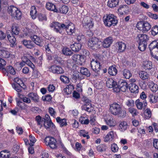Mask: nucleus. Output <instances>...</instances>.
Returning a JSON list of instances; mask_svg holds the SVG:
<instances>
[{
	"instance_id": "1",
	"label": "nucleus",
	"mask_w": 158,
	"mask_h": 158,
	"mask_svg": "<svg viewBox=\"0 0 158 158\" xmlns=\"http://www.w3.org/2000/svg\"><path fill=\"white\" fill-rule=\"evenodd\" d=\"M110 110L111 113L114 115L123 117L126 114V111L123 110L122 105L116 102L110 105Z\"/></svg>"
},
{
	"instance_id": "2",
	"label": "nucleus",
	"mask_w": 158,
	"mask_h": 158,
	"mask_svg": "<svg viewBox=\"0 0 158 158\" xmlns=\"http://www.w3.org/2000/svg\"><path fill=\"white\" fill-rule=\"evenodd\" d=\"M103 20L105 25L108 27H110L111 26H114L118 23L116 17L111 14H109L104 16Z\"/></svg>"
},
{
	"instance_id": "3",
	"label": "nucleus",
	"mask_w": 158,
	"mask_h": 158,
	"mask_svg": "<svg viewBox=\"0 0 158 158\" xmlns=\"http://www.w3.org/2000/svg\"><path fill=\"white\" fill-rule=\"evenodd\" d=\"M149 48L152 56L158 60V40L151 42L149 45Z\"/></svg>"
},
{
	"instance_id": "4",
	"label": "nucleus",
	"mask_w": 158,
	"mask_h": 158,
	"mask_svg": "<svg viewBox=\"0 0 158 158\" xmlns=\"http://www.w3.org/2000/svg\"><path fill=\"white\" fill-rule=\"evenodd\" d=\"M136 27L138 30L145 33L150 29L151 26L149 23L147 21H141L137 23Z\"/></svg>"
},
{
	"instance_id": "5",
	"label": "nucleus",
	"mask_w": 158,
	"mask_h": 158,
	"mask_svg": "<svg viewBox=\"0 0 158 158\" xmlns=\"http://www.w3.org/2000/svg\"><path fill=\"white\" fill-rule=\"evenodd\" d=\"M8 11L11 15L15 19H19L22 16V13L16 7L10 6L8 7Z\"/></svg>"
},
{
	"instance_id": "6",
	"label": "nucleus",
	"mask_w": 158,
	"mask_h": 158,
	"mask_svg": "<svg viewBox=\"0 0 158 158\" xmlns=\"http://www.w3.org/2000/svg\"><path fill=\"white\" fill-rule=\"evenodd\" d=\"M102 44V42L96 37L92 38L89 41L88 45L92 49H95L99 48Z\"/></svg>"
},
{
	"instance_id": "7",
	"label": "nucleus",
	"mask_w": 158,
	"mask_h": 158,
	"mask_svg": "<svg viewBox=\"0 0 158 158\" xmlns=\"http://www.w3.org/2000/svg\"><path fill=\"white\" fill-rule=\"evenodd\" d=\"M90 65L93 70L97 73L96 74H95V76H97L101 69L100 62L97 60L92 59L91 61Z\"/></svg>"
},
{
	"instance_id": "8",
	"label": "nucleus",
	"mask_w": 158,
	"mask_h": 158,
	"mask_svg": "<svg viewBox=\"0 0 158 158\" xmlns=\"http://www.w3.org/2000/svg\"><path fill=\"white\" fill-rule=\"evenodd\" d=\"M44 142L47 146L54 149L57 147L56 141L55 139L50 136L46 137L44 139Z\"/></svg>"
},
{
	"instance_id": "9",
	"label": "nucleus",
	"mask_w": 158,
	"mask_h": 158,
	"mask_svg": "<svg viewBox=\"0 0 158 158\" xmlns=\"http://www.w3.org/2000/svg\"><path fill=\"white\" fill-rule=\"evenodd\" d=\"M106 85L108 88H113L114 92L118 93L120 91V89L118 88V85L117 82L112 79H108L106 82Z\"/></svg>"
},
{
	"instance_id": "10",
	"label": "nucleus",
	"mask_w": 158,
	"mask_h": 158,
	"mask_svg": "<svg viewBox=\"0 0 158 158\" xmlns=\"http://www.w3.org/2000/svg\"><path fill=\"white\" fill-rule=\"evenodd\" d=\"M50 27L53 28L54 31L61 33L62 32L61 29L65 27V25L57 22H53L50 24Z\"/></svg>"
},
{
	"instance_id": "11",
	"label": "nucleus",
	"mask_w": 158,
	"mask_h": 158,
	"mask_svg": "<svg viewBox=\"0 0 158 158\" xmlns=\"http://www.w3.org/2000/svg\"><path fill=\"white\" fill-rule=\"evenodd\" d=\"M82 23L83 27L86 29H90L93 26L91 19L89 17H85L82 21Z\"/></svg>"
},
{
	"instance_id": "12",
	"label": "nucleus",
	"mask_w": 158,
	"mask_h": 158,
	"mask_svg": "<svg viewBox=\"0 0 158 158\" xmlns=\"http://www.w3.org/2000/svg\"><path fill=\"white\" fill-rule=\"evenodd\" d=\"M73 61L76 63L81 65L85 62L84 57L78 54H74L72 56Z\"/></svg>"
},
{
	"instance_id": "13",
	"label": "nucleus",
	"mask_w": 158,
	"mask_h": 158,
	"mask_svg": "<svg viewBox=\"0 0 158 158\" xmlns=\"http://www.w3.org/2000/svg\"><path fill=\"white\" fill-rule=\"evenodd\" d=\"M136 39L138 43H147L149 37L146 34H140L137 35Z\"/></svg>"
},
{
	"instance_id": "14",
	"label": "nucleus",
	"mask_w": 158,
	"mask_h": 158,
	"mask_svg": "<svg viewBox=\"0 0 158 158\" xmlns=\"http://www.w3.org/2000/svg\"><path fill=\"white\" fill-rule=\"evenodd\" d=\"M49 70L52 73L57 74L63 73L64 72V71L62 68L56 65L52 66L49 69Z\"/></svg>"
},
{
	"instance_id": "15",
	"label": "nucleus",
	"mask_w": 158,
	"mask_h": 158,
	"mask_svg": "<svg viewBox=\"0 0 158 158\" xmlns=\"http://www.w3.org/2000/svg\"><path fill=\"white\" fill-rule=\"evenodd\" d=\"M65 29L67 33L69 35H72L75 31V27L74 25L72 23H70L68 25L65 26V27L64 29Z\"/></svg>"
},
{
	"instance_id": "16",
	"label": "nucleus",
	"mask_w": 158,
	"mask_h": 158,
	"mask_svg": "<svg viewBox=\"0 0 158 158\" xmlns=\"http://www.w3.org/2000/svg\"><path fill=\"white\" fill-rule=\"evenodd\" d=\"M0 158H18V157L15 156H11L9 151L5 150L0 153Z\"/></svg>"
},
{
	"instance_id": "17",
	"label": "nucleus",
	"mask_w": 158,
	"mask_h": 158,
	"mask_svg": "<svg viewBox=\"0 0 158 158\" xmlns=\"http://www.w3.org/2000/svg\"><path fill=\"white\" fill-rule=\"evenodd\" d=\"M113 42V39L111 37H109L106 38L102 44V46L104 48L109 47Z\"/></svg>"
},
{
	"instance_id": "18",
	"label": "nucleus",
	"mask_w": 158,
	"mask_h": 158,
	"mask_svg": "<svg viewBox=\"0 0 158 158\" xmlns=\"http://www.w3.org/2000/svg\"><path fill=\"white\" fill-rule=\"evenodd\" d=\"M118 88L120 89V91L125 92L128 89V85L127 82L124 81H119Z\"/></svg>"
},
{
	"instance_id": "19",
	"label": "nucleus",
	"mask_w": 158,
	"mask_h": 158,
	"mask_svg": "<svg viewBox=\"0 0 158 158\" xmlns=\"http://www.w3.org/2000/svg\"><path fill=\"white\" fill-rule=\"evenodd\" d=\"M115 133L113 131H110L107 135L103 137L104 141L105 142H110L114 138Z\"/></svg>"
},
{
	"instance_id": "20",
	"label": "nucleus",
	"mask_w": 158,
	"mask_h": 158,
	"mask_svg": "<svg viewBox=\"0 0 158 158\" xmlns=\"http://www.w3.org/2000/svg\"><path fill=\"white\" fill-rule=\"evenodd\" d=\"M0 54L2 57L4 58H10L13 59L15 57V56L14 55L11 54L10 52L5 50H0Z\"/></svg>"
},
{
	"instance_id": "21",
	"label": "nucleus",
	"mask_w": 158,
	"mask_h": 158,
	"mask_svg": "<svg viewBox=\"0 0 158 158\" xmlns=\"http://www.w3.org/2000/svg\"><path fill=\"white\" fill-rule=\"evenodd\" d=\"M135 103L137 108L139 110L142 109L143 107H146L147 105L146 101L145 100H143V102H140L139 99H137L136 100Z\"/></svg>"
},
{
	"instance_id": "22",
	"label": "nucleus",
	"mask_w": 158,
	"mask_h": 158,
	"mask_svg": "<svg viewBox=\"0 0 158 158\" xmlns=\"http://www.w3.org/2000/svg\"><path fill=\"white\" fill-rule=\"evenodd\" d=\"M104 121L110 127H114L116 125V122L113 118H104Z\"/></svg>"
},
{
	"instance_id": "23",
	"label": "nucleus",
	"mask_w": 158,
	"mask_h": 158,
	"mask_svg": "<svg viewBox=\"0 0 158 158\" xmlns=\"http://www.w3.org/2000/svg\"><path fill=\"white\" fill-rule=\"evenodd\" d=\"M152 64L150 61H144L142 65L143 68L146 70H149L152 68Z\"/></svg>"
},
{
	"instance_id": "24",
	"label": "nucleus",
	"mask_w": 158,
	"mask_h": 158,
	"mask_svg": "<svg viewBox=\"0 0 158 158\" xmlns=\"http://www.w3.org/2000/svg\"><path fill=\"white\" fill-rule=\"evenodd\" d=\"M70 47L73 51L77 52L81 49V44L80 43H75L70 45Z\"/></svg>"
},
{
	"instance_id": "25",
	"label": "nucleus",
	"mask_w": 158,
	"mask_h": 158,
	"mask_svg": "<svg viewBox=\"0 0 158 158\" xmlns=\"http://www.w3.org/2000/svg\"><path fill=\"white\" fill-rule=\"evenodd\" d=\"M118 52H123L126 49V44L122 42H119L118 43Z\"/></svg>"
},
{
	"instance_id": "26",
	"label": "nucleus",
	"mask_w": 158,
	"mask_h": 158,
	"mask_svg": "<svg viewBox=\"0 0 158 158\" xmlns=\"http://www.w3.org/2000/svg\"><path fill=\"white\" fill-rule=\"evenodd\" d=\"M129 90L132 93L137 94L139 92V87L135 84L132 83L130 84Z\"/></svg>"
},
{
	"instance_id": "27",
	"label": "nucleus",
	"mask_w": 158,
	"mask_h": 158,
	"mask_svg": "<svg viewBox=\"0 0 158 158\" xmlns=\"http://www.w3.org/2000/svg\"><path fill=\"white\" fill-rule=\"evenodd\" d=\"M43 125L46 129L51 127L52 128H54L55 127V125L52 122V120L44 121Z\"/></svg>"
},
{
	"instance_id": "28",
	"label": "nucleus",
	"mask_w": 158,
	"mask_h": 158,
	"mask_svg": "<svg viewBox=\"0 0 158 158\" xmlns=\"http://www.w3.org/2000/svg\"><path fill=\"white\" fill-rule=\"evenodd\" d=\"M128 10V7L127 5H121L118 9V14L122 15L124 13H126Z\"/></svg>"
},
{
	"instance_id": "29",
	"label": "nucleus",
	"mask_w": 158,
	"mask_h": 158,
	"mask_svg": "<svg viewBox=\"0 0 158 158\" xmlns=\"http://www.w3.org/2000/svg\"><path fill=\"white\" fill-rule=\"evenodd\" d=\"M46 8L48 10L53 11L55 12H57V8L56 7V6L50 2H48L46 5Z\"/></svg>"
},
{
	"instance_id": "30",
	"label": "nucleus",
	"mask_w": 158,
	"mask_h": 158,
	"mask_svg": "<svg viewBox=\"0 0 158 158\" xmlns=\"http://www.w3.org/2000/svg\"><path fill=\"white\" fill-rule=\"evenodd\" d=\"M79 121L82 124H88L89 123V120L87 116L86 115L81 116L79 119Z\"/></svg>"
},
{
	"instance_id": "31",
	"label": "nucleus",
	"mask_w": 158,
	"mask_h": 158,
	"mask_svg": "<svg viewBox=\"0 0 158 158\" xmlns=\"http://www.w3.org/2000/svg\"><path fill=\"white\" fill-rule=\"evenodd\" d=\"M56 122L59 124L60 127H64L67 125V123L65 119H62L60 117H57L56 118Z\"/></svg>"
},
{
	"instance_id": "32",
	"label": "nucleus",
	"mask_w": 158,
	"mask_h": 158,
	"mask_svg": "<svg viewBox=\"0 0 158 158\" xmlns=\"http://www.w3.org/2000/svg\"><path fill=\"white\" fill-rule=\"evenodd\" d=\"M119 2V0H109L107 5L110 8L114 7L118 5Z\"/></svg>"
},
{
	"instance_id": "33",
	"label": "nucleus",
	"mask_w": 158,
	"mask_h": 158,
	"mask_svg": "<svg viewBox=\"0 0 158 158\" xmlns=\"http://www.w3.org/2000/svg\"><path fill=\"white\" fill-rule=\"evenodd\" d=\"M28 96L35 102H38L39 101V96L36 93H30L28 95Z\"/></svg>"
},
{
	"instance_id": "34",
	"label": "nucleus",
	"mask_w": 158,
	"mask_h": 158,
	"mask_svg": "<svg viewBox=\"0 0 158 158\" xmlns=\"http://www.w3.org/2000/svg\"><path fill=\"white\" fill-rule=\"evenodd\" d=\"M55 43H53L52 44H48L45 45V48L47 53L50 54L52 52V50L53 47H52V44H54Z\"/></svg>"
},
{
	"instance_id": "35",
	"label": "nucleus",
	"mask_w": 158,
	"mask_h": 158,
	"mask_svg": "<svg viewBox=\"0 0 158 158\" xmlns=\"http://www.w3.org/2000/svg\"><path fill=\"white\" fill-rule=\"evenodd\" d=\"M74 89V86L73 85H70L66 86L64 89V91L66 94H71Z\"/></svg>"
},
{
	"instance_id": "36",
	"label": "nucleus",
	"mask_w": 158,
	"mask_h": 158,
	"mask_svg": "<svg viewBox=\"0 0 158 158\" xmlns=\"http://www.w3.org/2000/svg\"><path fill=\"white\" fill-rule=\"evenodd\" d=\"M128 125L126 122H121L119 125V129L121 131L123 132L127 130Z\"/></svg>"
},
{
	"instance_id": "37",
	"label": "nucleus",
	"mask_w": 158,
	"mask_h": 158,
	"mask_svg": "<svg viewBox=\"0 0 158 158\" xmlns=\"http://www.w3.org/2000/svg\"><path fill=\"white\" fill-rule=\"evenodd\" d=\"M139 77L142 80L147 79L149 77V74L144 71H140L139 73Z\"/></svg>"
},
{
	"instance_id": "38",
	"label": "nucleus",
	"mask_w": 158,
	"mask_h": 158,
	"mask_svg": "<svg viewBox=\"0 0 158 158\" xmlns=\"http://www.w3.org/2000/svg\"><path fill=\"white\" fill-rule=\"evenodd\" d=\"M149 87L151 90L153 92H156L158 90V85L156 83L152 82L149 84Z\"/></svg>"
},
{
	"instance_id": "39",
	"label": "nucleus",
	"mask_w": 158,
	"mask_h": 158,
	"mask_svg": "<svg viewBox=\"0 0 158 158\" xmlns=\"http://www.w3.org/2000/svg\"><path fill=\"white\" fill-rule=\"evenodd\" d=\"M117 73V70L115 67L113 65L109 67L108 69V73L111 76H115Z\"/></svg>"
},
{
	"instance_id": "40",
	"label": "nucleus",
	"mask_w": 158,
	"mask_h": 158,
	"mask_svg": "<svg viewBox=\"0 0 158 158\" xmlns=\"http://www.w3.org/2000/svg\"><path fill=\"white\" fill-rule=\"evenodd\" d=\"M22 61L26 63V64L31 68H33L34 64L32 62L25 56H23L22 58Z\"/></svg>"
},
{
	"instance_id": "41",
	"label": "nucleus",
	"mask_w": 158,
	"mask_h": 158,
	"mask_svg": "<svg viewBox=\"0 0 158 158\" xmlns=\"http://www.w3.org/2000/svg\"><path fill=\"white\" fill-rule=\"evenodd\" d=\"M23 43L26 48H28L31 49L34 47L33 42L30 40H24L23 41Z\"/></svg>"
},
{
	"instance_id": "42",
	"label": "nucleus",
	"mask_w": 158,
	"mask_h": 158,
	"mask_svg": "<svg viewBox=\"0 0 158 158\" xmlns=\"http://www.w3.org/2000/svg\"><path fill=\"white\" fill-rule=\"evenodd\" d=\"M150 102L151 103H155L158 100V97L156 95L150 94L148 97Z\"/></svg>"
},
{
	"instance_id": "43",
	"label": "nucleus",
	"mask_w": 158,
	"mask_h": 158,
	"mask_svg": "<svg viewBox=\"0 0 158 158\" xmlns=\"http://www.w3.org/2000/svg\"><path fill=\"white\" fill-rule=\"evenodd\" d=\"M30 15L32 19H34L36 18L37 15V11L35 6H32L31 7Z\"/></svg>"
},
{
	"instance_id": "44",
	"label": "nucleus",
	"mask_w": 158,
	"mask_h": 158,
	"mask_svg": "<svg viewBox=\"0 0 158 158\" xmlns=\"http://www.w3.org/2000/svg\"><path fill=\"white\" fill-rule=\"evenodd\" d=\"M152 112L150 109L148 108H147L144 113V117L146 119H148L152 116Z\"/></svg>"
},
{
	"instance_id": "45",
	"label": "nucleus",
	"mask_w": 158,
	"mask_h": 158,
	"mask_svg": "<svg viewBox=\"0 0 158 158\" xmlns=\"http://www.w3.org/2000/svg\"><path fill=\"white\" fill-rule=\"evenodd\" d=\"M69 8L66 6H63L59 9H57L58 11L56 13H61L63 14L66 13L68 11Z\"/></svg>"
},
{
	"instance_id": "46",
	"label": "nucleus",
	"mask_w": 158,
	"mask_h": 158,
	"mask_svg": "<svg viewBox=\"0 0 158 158\" xmlns=\"http://www.w3.org/2000/svg\"><path fill=\"white\" fill-rule=\"evenodd\" d=\"M80 72L81 74L87 77L90 76V73L89 71L85 68L82 67L81 68Z\"/></svg>"
},
{
	"instance_id": "47",
	"label": "nucleus",
	"mask_w": 158,
	"mask_h": 158,
	"mask_svg": "<svg viewBox=\"0 0 158 158\" xmlns=\"http://www.w3.org/2000/svg\"><path fill=\"white\" fill-rule=\"evenodd\" d=\"M31 39L34 42V43L38 45H40L41 42V40L40 38L35 35L31 36Z\"/></svg>"
},
{
	"instance_id": "48",
	"label": "nucleus",
	"mask_w": 158,
	"mask_h": 158,
	"mask_svg": "<svg viewBox=\"0 0 158 158\" xmlns=\"http://www.w3.org/2000/svg\"><path fill=\"white\" fill-rule=\"evenodd\" d=\"M7 37L9 42L12 46H14L15 44L16 39L12 34L11 35H7Z\"/></svg>"
},
{
	"instance_id": "49",
	"label": "nucleus",
	"mask_w": 158,
	"mask_h": 158,
	"mask_svg": "<svg viewBox=\"0 0 158 158\" xmlns=\"http://www.w3.org/2000/svg\"><path fill=\"white\" fill-rule=\"evenodd\" d=\"M123 75L126 79H129L131 76V74L130 71L128 69H125L123 72Z\"/></svg>"
},
{
	"instance_id": "50",
	"label": "nucleus",
	"mask_w": 158,
	"mask_h": 158,
	"mask_svg": "<svg viewBox=\"0 0 158 158\" xmlns=\"http://www.w3.org/2000/svg\"><path fill=\"white\" fill-rule=\"evenodd\" d=\"M12 87L18 92L21 91L22 87L19 83H15L12 84Z\"/></svg>"
},
{
	"instance_id": "51",
	"label": "nucleus",
	"mask_w": 158,
	"mask_h": 158,
	"mask_svg": "<svg viewBox=\"0 0 158 158\" xmlns=\"http://www.w3.org/2000/svg\"><path fill=\"white\" fill-rule=\"evenodd\" d=\"M128 111L131 114L132 116H135L139 114V112L137 110L132 107L129 108L128 109Z\"/></svg>"
},
{
	"instance_id": "52",
	"label": "nucleus",
	"mask_w": 158,
	"mask_h": 158,
	"mask_svg": "<svg viewBox=\"0 0 158 158\" xmlns=\"http://www.w3.org/2000/svg\"><path fill=\"white\" fill-rule=\"evenodd\" d=\"M62 52L66 56H70L73 53L70 49L68 48H64L62 49Z\"/></svg>"
},
{
	"instance_id": "53",
	"label": "nucleus",
	"mask_w": 158,
	"mask_h": 158,
	"mask_svg": "<svg viewBox=\"0 0 158 158\" xmlns=\"http://www.w3.org/2000/svg\"><path fill=\"white\" fill-rule=\"evenodd\" d=\"M79 135L80 136H82L84 137H86L87 139H89L90 138L88 135V132L84 130L80 131Z\"/></svg>"
},
{
	"instance_id": "54",
	"label": "nucleus",
	"mask_w": 158,
	"mask_h": 158,
	"mask_svg": "<svg viewBox=\"0 0 158 158\" xmlns=\"http://www.w3.org/2000/svg\"><path fill=\"white\" fill-rule=\"evenodd\" d=\"M92 105L91 104H84L81 106L82 110H86L88 112L91 111L90 108L92 107Z\"/></svg>"
},
{
	"instance_id": "55",
	"label": "nucleus",
	"mask_w": 158,
	"mask_h": 158,
	"mask_svg": "<svg viewBox=\"0 0 158 158\" xmlns=\"http://www.w3.org/2000/svg\"><path fill=\"white\" fill-rule=\"evenodd\" d=\"M12 32V33L16 35H17L19 34V28L16 25H13L11 28Z\"/></svg>"
},
{
	"instance_id": "56",
	"label": "nucleus",
	"mask_w": 158,
	"mask_h": 158,
	"mask_svg": "<svg viewBox=\"0 0 158 158\" xmlns=\"http://www.w3.org/2000/svg\"><path fill=\"white\" fill-rule=\"evenodd\" d=\"M35 120L37 122V124L39 126L40 128L43 126L44 121H42L41 117L40 116H36Z\"/></svg>"
},
{
	"instance_id": "57",
	"label": "nucleus",
	"mask_w": 158,
	"mask_h": 158,
	"mask_svg": "<svg viewBox=\"0 0 158 158\" xmlns=\"http://www.w3.org/2000/svg\"><path fill=\"white\" fill-rule=\"evenodd\" d=\"M139 49L141 51H143L145 50L147 44V43H139Z\"/></svg>"
},
{
	"instance_id": "58",
	"label": "nucleus",
	"mask_w": 158,
	"mask_h": 158,
	"mask_svg": "<svg viewBox=\"0 0 158 158\" xmlns=\"http://www.w3.org/2000/svg\"><path fill=\"white\" fill-rule=\"evenodd\" d=\"M75 150L77 151H80V150H85V148L83 147L82 146L81 144L78 143L77 142L76 143L75 145Z\"/></svg>"
},
{
	"instance_id": "59",
	"label": "nucleus",
	"mask_w": 158,
	"mask_h": 158,
	"mask_svg": "<svg viewBox=\"0 0 158 158\" xmlns=\"http://www.w3.org/2000/svg\"><path fill=\"white\" fill-rule=\"evenodd\" d=\"M151 33L152 35L154 36L158 34V26L157 25H155L152 27Z\"/></svg>"
},
{
	"instance_id": "60",
	"label": "nucleus",
	"mask_w": 158,
	"mask_h": 158,
	"mask_svg": "<svg viewBox=\"0 0 158 158\" xmlns=\"http://www.w3.org/2000/svg\"><path fill=\"white\" fill-rule=\"evenodd\" d=\"M89 52L87 50L84 49L82 51L81 56H82L84 57L85 61V58L88 56L89 55Z\"/></svg>"
},
{
	"instance_id": "61",
	"label": "nucleus",
	"mask_w": 158,
	"mask_h": 158,
	"mask_svg": "<svg viewBox=\"0 0 158 158\" xmlns=\"http://www.w3.org/2000/svg\"><path fill=\"white\" fill-rule=\"evenodd\" d=\"M60 79L62 82L64 83H68L69 82V78L64 75L61 76Z\"/></svg>"
},
{
	"instance_id": "62",
	"label": "nucleus",
	"mask_w": 158,
	"mask_h": 158,
	"mask_svg": "<svg viewBox=\"0 0 158 158\" xmlns=\"http://www.w3.org/2000/svg\"><path fill=\"white\" fill-rule=\"evenodd\" d=\"M7 72L10 74L14 75L15 74V71L13 68L11 66H8L7 68Z\"/></svg>"
},
{
	"instance_id": "63",
	"label": "nucleus",
	"mask_w": 158,
	"mask_h": 158,
	"mask_svg": "<svg viewBox=\"0 0 158 158\" xmlns=\"http://www.w3.org/2000/svg\"><path fill=\"white\" fill-rule=\"evenodd\" d=\"M52 97L51 95L48 94L46 95L43 96L42 97V99L43 101L45 102L50 101L52 99Z\"/></svg>"
},
{
	"instance_id": "64",
	"label": "nucleus",
	"mask_w": 158,
	"mask_h": 158,
	"mask_svg": "<svg viewBox=\"0 0 158 158\" xmlns=\"http://www.w3.org/2000/svg\"><path fill=\"white\" fill-rule=\"evenodd\" d=\"M48 157L49 155L48 152L44 151L41 152L40 158H48Z\"/></svg>"
}]
</instances>
